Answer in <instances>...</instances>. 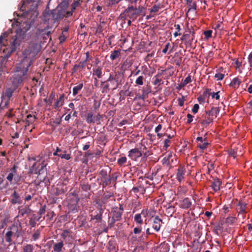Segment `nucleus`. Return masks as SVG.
Returning a JSON list of instances; mask_svg holds the SVG:
<instances>
[{
    "label": "nucleus",
    "instance_id": "nucleus-15",
    "mask_svg": "<svg viewBox=\"0 0 252 252\" xmlns=\"http://www.w3.org/2000/svg\"><path fill=\"white\" fill-rule=\"evenodd\" d=\"M122 210H115L113 212V218L115 220H119L122 217Z\"/></svg>",
    "mask_w": 252,
    "mask_h": 252
},
{
    "label": "nucleus",
    "instance_id": "nucleus-4",
    "mask_svg": "<svg viewBox=\"0 0 252 252\" xmlns=\"http://www.w3.org/2000/svg\"><path fill=\"white\" fill-rule=\"evenodd\" d=\"M72 15V11H66L65 9L58 7L52 12V17L55 21H59L64 17H68Z\"/></svg>",
    "mask_w": 252,
    "mask_h": 252
},
{
    "label": "nucleus",
    "instance_id": "nucleus-58",
    "mask_svg": "<svg viewBox=\"0 0 252 252\" xmlns=\"http://www.w3.org/2000/svg\"><path fill=\"white\" fill-rule=\"evenodd\" d=\"M235 64H236V67L237 68H239L241 65V63H242V62H240L238 60H237L235 63Z\"/></svg>",
    "mask_w": 252,
    "mask_h": 252
},
{
    "label": "nucleus",
    "instance_id": "nucleus-22",
    "mask_svg": "<svg viewBox=\"0 0 252 252\" xmlns=\"http://www.w3.org/2000/svg\"><path fill=\"white\" fill-rule=\"evenodd\" d=\"M134 220L136 222V223L138 224H141L143 222V220L141 218V214H137L135 215L134 217Z\"/></svg>",
    "mask_w": 252,
    "mask_h": 252
},
{
    "label": "nucleus",
    "instance_id": "nucleus-33",
    "mask_svg": "<svg viewBox=\"0 0 252 252\" xmlns=\"http://www.w3.org/2000/svg\"><path fill=\"white\" fill-rule=\"evenodd\" d=\"M205 37L208 39L209 38H210L212 36V31L211 30H208L206 31H205L204 32Z\"/></svg>",
    "mask_w": 252,
    "mask_h": 252
},
{
    "label": "nucleus",
    "instance_id": "nucleus-17",
    "mask_svg": "<svg viewBox=\"0 0 252 252\" xmlns=\"http://www.w3.org/2000/svg\"><path fill=\"white\" fill-rule=\"evenodd\" d=\"M63 246V243L62 242L55 244L53 247L54 251L56 252H61L62 251Z\"/></svg>",
    "mask_w": 252,
    "mask_h": 252
},
{
    "label": "nucleus",
    "instance_id": "nucleus-14",
    "mask_svg": "<svg viewBox=\"0 0 252 252\" xmlns=\"http://www.w3.org/2000/svg\"><path fill=\"white\" fill-rule=\"evenodd\" d=\"M219 107H213L211 110L207 112L206 113L208 114L210 116H211L213 119L217 118L218 114L219 113Z\"/></svg>",
    "mask_w": 252,
    "mask_h": 252
},
{
    "label": "nucleus",
    "instance_id": "nucleus-31",
    "mask_svg": "<svg viewBox=\"0 0 252 252\" xmlns=\"http://www.w3.org/2000/svg\"><path fill=\"white\" fill-rule=\"evenodd\" d=\"M143 77L142 76H139L136 80L135 83L138 85H142L143 84Z\"/></svg>",
    "mask_w": 252,
    "mask_h": 252
},
{
    "label": "nucleus",
    "instance_id": "nucleus-32",
    "mask_svg": "<svg viewBox=\"0 0 252 252\" xmlns=\"http://www.w3.org/2000/svg\"><path fill=\"white\" fill-rule=\"evenodd\" d=\"M176 32L174 33V35L175 37H177V36L180 35L181 33L180 31L181 30L180 26L178 24L175 25Z\"/></svg>",
    "mask_w": 252,
    "mask_h": 252
},
{
    "label": "nucleus",
    "instance_id": "nucleus-12",
    "mask_svg": "<svg viewBox=\"0 0 252 252\" xmlns=\"http://www.w3.org/2000/svg\"><path fill=\"white\" fill-rule=\"evenodd\" d=\"M214 119H213L211 116H210L208 114L206 113L205 116V119L201 121V123L203 126H207L209 125L211 123H212Z\"/></svg>",
    "mask_w": 252,
    "mask_h": 252
},
{
    "label": "nucleus",
    "instance_id": "nucleus-63",
    "mask_svg": "<svg viewBox=\"0 0 252 252\" xmlns=\"http://www.w3.org/2000/svg\"><path fill=\"white\" fill-rule=\"evenodd\" d=\"M187 85V84L184 81H182V82L180 84V88H183L185 86H186Z\"/></svg>",
    "mask_w": 252,
    "mask_h": 252
},
{
    "label": "nucleus",
    "instance_id": "nucleus-20",
    "mask_svg": "<svg viewBox=\"0 0 252 252\" xmlns=\"http://www.w3.org/2000/svg\"><path fill=\"white\" fill-rule=\"evenodd\" d=\"M94 75H96L98 78H100L102 76V68L98 67L94 69Z\"/></svg>",
    "mask_w": 252,
    "mask_h": 252
},
{
    "label": "nucleus",
    "instance_id": "nucleus-2",
    "mask_svg": "<svg viewBox=\"0 0 252 252\" xmlns=\"http://www.w3.org/2000/svg\"><path fill=\"white\" fill-rule=\"evenodd\" d=\"M35 160L36 162L33 164L31 169V172L39 175L41 174L44 172V168L46 167L47 164L41 158Z\"/></svg>",
    "mask_w": 252,
    "mask_h": 252
},
{
    "label": "nucleus",
    "instance_id": "nucleus-51",
    "mask_svg": "<svg viewBox=\"0 0 252 252\" xmlns=\"http://www.w3.org/2000/svg\"><path fill=\"white\" fill-rule=\"evenodd\" d=\"M187 117H188V123H190L192 121V118H193V116L190 114H188L187 115Z\"/></svg>",
    "mask_w": 252,
    "mask_h": 252
},
{
    "label": "nucleus",
    "instance_id": "nucleus-46",
    "mask_svg": "<svg viewBox=\"0 0 252 252\" xmlns=\"http://www.w3.org/2000/svg\"><path fill=\"white\" fill-rule=\"evenodd\" d=\"M219 93V92L217 93H213L212 94V97L214 98H216V99H219L220 98Z\"/></svg>",
    "mask_w": 252,
    "mask_h": 252
},
{
    "label": "nucleus",
    "instance_id": "nucleus-23",
    "mask_svg": "<svg viewBox=\"0 0 252 252\" xmlns=\"http://www.w3.org/2000/svg\"><path fill=\"white\" fill-rule=\"evenodd\" d=\"M13 233L11 231H8L5 234V240L7 242L11 243L12 242L11 237Z\"/></svg>",
    "mask_w": 252,
    "mask_h": 252
},
{
    "label": "nucleus",
    "instance_id": "nucleus-38",
    "mask_svg": "<svg viewBox=\"0 0 252 252\" xmlns=\"http://www.w3.org/2000/svg\"><path fill=\"white\" fill-rule=\"evenodd\" d=\"M170 143H171L170 140H169V139H166L164 141V144L163 146V148H165V149H166L168 147H169Z\"/></svg>",
    "mask_w": 252,
    "mask_h": 252
},
{
    "label": "nucleus",
    "instance_id": "nucleus-29",
    "mask_svg": "<svg viewBox=\"0 0 252 252\" xmlns=\"http://www.w3.org/2000/svg\"><path fill=\"white\" fill-rule=\"evenodd\" d=\"M224 74L221 73H217L215 74V77L217 81L221 80L223 79Z\"/></svg>",
    "mask_w": 252,
    "mask_h": 252
},
{
    "label": "nucleus",
    "instance_id": "nucleus-3",
    "mask_svg": "<svg viewBox=\"0 0 252 252\" xmlns=\"http://www.w3.org/2000/svg\"><path fill=\"white\" fill-rule=\"evenodd\" d=\"M20 45V41L18 40L17 37H15L11 43L10 48H4L3 49L2 54L3 55H1V57L4 58H8L11 55V53L19 47Z\"/></svg>",
    "mask_w": 252,
    "mask_h": 252
},
{
    "label": "nucleus",
    "instance_id": "nucleus-24",
    "mask_svg": "<svg viewBox=\"0 0 252 252\" xmlns=\"http://www.w3.org/2000/svg\"><path fill=\"white\" fill-rule=\"evenodd\" d=\"M120 51L115 50L111 53V56H110V58L112 60H114L116 59H117L118 57H119V56H120Z\"/></svg>",
    "mask_w": 252,
    "mask_h": 252
},
{
    "label": "nucleus",
    "instance_id": "nucleus-48",
    "mask_svg": "<svg viewBox=\"0 0 252 252\" xmlns=\"http://www.w3.org/2000/svg\"><path fill=\"white\" fill-rule=\"evenodd\" d=\"M141 232V228L140 227H135L133 229V232L135 234H139Z\"/></svg>",
    "mask_w": 252,
    "mask_h": 252
},
{
    "label": "nucleus",
    "instance_id": "nucleus-5",
    "mask_svg": "<svg viewBox=\"0 0 252 252\" xmlns=\"http://www.w3.org/2000/svg\"><path fill=\"white\" fill-rule=\"evenodd\" d=\"M124 14L126 17L131 19L132 21H134L136 19L138 14L136 8H134L132 6L128 7L125 10Z\"/></svg>",
    "mask_w": 252,
    "mask_h": 252
},
{
    "label": "nucleus",
    "instance_id": "nucleus-53",
    "mask_svg": "<svg viewBox=\"0 0 252 252\" xmlns=\"http://www.w3.org/2000/svg\"><path fill=\"white\" fill-rule=\"evenodd\" d=\"M59 39L61 42H64L66 39V36L63 33V34L60 37Z\"/></svg>",
    "mask_w": 252,
    "mask_h": 252
},
{
    "label": "nucleus",
    "instance_id": "nucleus-19",
    "mask_svg": "<svg viewBox=\"0 0 252 252\" xmlns=\"http://www.w3.org/2000/svg\"><path fill=\"white\" fill-rule=\"evenodd\" d=\"M93 114L92 112H89L86 117V121L88 124L95 123V120L94 118Z\"/></svg>",
    "mask_w": 252,
    "mask_h": 252
},
{
    "label": "nucleus",
    "instance_id": "nucleus-36",
    "mask_svg": "<svg viewBox=\"0 0 252 252\" xmlns=\"http://www.w3.org/2000/svg\"><path fill=\"white\" fill-rule=\"evenodd\" d=\"M188 5L189 7V11L191 10H195L196 9V4L195 2H193L188 4Z\"/></svg>",
    "mask_w": 252,
    "mask_h": 252
},
{
    "label": "nucleus",
    "instance_id": "nucleus-16",
    "mask_svg": "<svg viewBox=\"0 0 252 252\" xmlns=\"http://www.w3.org/2000/svg\"><path fill=\"white\" fill-rule=\"evenodd\" d=\"M241 82V79L238 77H236L232 80L230 84V85L234 88H238Z\"/></svg>",
    "mask_w": 252,
    "mask_h": 252
},
{
    "label": "nucleus",
    "instance_id": "nucleus-44",
    "mask_svg": "<svg viewBox=\"0 0 252 252\" xmlns=\"http://www.w3.org/2000/svg\"><path fill=\"white\" fill-rule=\"evenodd\" d=\"M141 215H142L144 217L149 216L148 213V209H144L141 211Z\"/></svg>",
    "mask_w": 252,
    "mask_h": 252
},
{
    "label": "nucleus",
    "instance_id": "nucleus-47",
    "mask_svg": "<svg viewBox=\"0 0 252 252\" xmlns=\"http://www.w3.org/2000/svg\"><path fill=\"white\" fill-rule=\"evenodd\" d=\"M162 125L159 124L155 128V132L157 133H158V132H159L162 129Z\"/></svg>",
    "mask_w": 252,
    "mask_h": 252
},
{
    "label": "nucleus",
    "instance_id": "nucleus-6",
    "mask_svg": "<svg viewBox=\"0 0 252 252\" xmlns=\"http://www.w3.org/2000/svg\"><path fill=\"white\" fill-rule=\"evenodd\" d=\"M142 156V153L137 148H134L130 150L128 152V157L134 161L137 160V159Z\"/></svg>",
    "mask_w": 252,
    "mask_h": 252
},
{
    "label": "nucleus",
    "instance_id": "nucleus-41",
    "mask_svg": "<svg viewBox=\"0 0 252 252\" xmlns=\"http://www.w3.org/2000/svg\"><path fill=\"white\" fill-rule=\"evenodd\" d=\"M170 46V43L169 42L167 43L162 50V52L164 54H166L169 50Z\"/></svg>",
    "mask_w": 252,
    "mask_h": 252
},
{
    "label": "nucleus",
    "instance_id": "nucleus-59",
    "mask_svg": "<svg viewBox=\"0 0 252 252\" xmlns=\"http://www.w3.org/2000/svg\"><path fill=\"white\" fill-rule=\"evenodd\" d=\"M54 97V95L53 94H52L50 95L49 98V104H51L52 103V100L53 99Z\"/></svg>",
    "mask_w": 252,
    "mask_h": 252
},
{
    "label": "nucleus",
    "instance_id": "nucleus-56",
    "mask_svg": "<svg viewBox=\"0 0 252 252\" xmlns=\"http://www.w3.org/2000/svg\"><path fill=\"white\" fill-rule=\"evenodd\" d=\"M249 63L251 66L252 65V53H251L248 57Z\"/></svg>",
    "mask_w": 252,
    "mask_h": 252
},
{
    "label": "nucleus",
    "instance_id": "nucleus-21",
    "mask_svg": "<svg viewBox=\"0 0 252 252\" xmlns=\"http://www.w3.org/2000/svg\"><path fill=\"white\" fill-rule=\"evenodd\" d=\"M209 144V143H208L207 140H206L203 141L202 142L198 143L197 144V146L200 149H201L202 150H204L207 148V146Z\"/></svg>",
    "mask_w": 252,
    "mask_h": 252
},
{
    "label": "nucleus",
    "instance_id": "nucleus-64",
    "mask_svg": "<svg viewBox=\"0 0 252 252\" xmlns=\"http://www.w3.org/2000/svg\"><path fill=\"white\" fill-rule=\"evenodd\" d=\"M248 92L250 94H252V85H250L248 88Z\"/></svg>",
    "mask_w": 252,
    "mask_h": 252
},
{
    "label": "nucleus",
    "instance_id": "nucleus-8",
    "mask_svg": "<svg viewBox=\"0 0 252 252\" xmlns=\"http://www.w3.org/2000/svg\"><path fill=\"white\" fill-rule=\"evenodd\" d=\"M11 202L12 204H19L22 203V200L19 194L16 191H14L11 195Z\"/></svg>",
    "mask_w": 252,
    "mask_h": 252
},
{
    "label": "nucleus",
    "instance_id": "nucleus-49",
    "mask_svg": "<svg viewBox=\"0 0 252 252\" xmlns=\"http://www.w3.org/2000/svg\"><path fill=\"white\" fill-rule=\"evenodd\" d=\"M13 177V174L12 173H9L7 176V179L9 181L11 182L12 181Z\"/></svg>",
    "mask_w": 252,
    "mask_h": 252
},
{
    "label": "nucleus",
    "instance_id": "nucleus-54",
    "mask_svg": "<svg viewBox=\"0 0 252 252\" xmlns=\"http://www.w3.org/2000/svg\"><path fill=\"white\" fill-rule=\"evenodd\" d=\"M62 152L61 150H60L59 148H57L56 151L53 153L54 156H59V155L60 153Z\"/></svg>",
    "mask_w": 252,
    "mask_h": 252
},
{
    "label": "nucleus",
    "instance_id": "nucleus-52",
    "mask_svg": "<svg viewBox=\"0 0 252 252\" xmlns=\"http://www.w3.org/2000/svg\"><path fill=\"white\" fill-rule=\"evenodd\" d=\"M206 140H207L206 138H202L201 137H198L196 138V140H197L198 143L202 142L203 141H205Z\"/></svg>",
    "mask_w": 252,
    "mask_h": 252
},
{
    "label": "nucleus",
    "instance_id": "nucleus-30",
    "mask_svg": "<svg viewBox=\"0 0 252 252\" xmlns=\"http://www.w3.org/2000/svg\"><path fill=\"white\" fill-rule=\"evenodd\" d=\"M160 248L161 249H164V251L162 252H168L169 250V246L167 244L164 243L161 244Z\"/></svg>",
    "mask_w": 252,
    "mask_h": 252
},
{
    "label": "nucleus",
    "instance_id": "nucleus-62",
    "mask_svg": "<svg viewBox=\"0 0 252 252\" xmlns=\"http://www.w3.org/2000/svg\"><path fill=\"white\" fill-rule=\"evenodd\" d=\"M69 29L68 26H65L63 29V33L64 32H67Z\"/></svg>",
    "mask_w": 252,
    "mask_h": 252
},
{
    "label": "nucleus",
    "instance_id": "nucleus-13",
    "mask_svg": "<svg viewBox=\"0 0 252 252\" xmlns=\"http://www.w3.org/2000/svg\"><path fill=\"white\" fill-rule=\"evenodd\" d=\"M221 182L218 179H215L212 184L211 187L214 191H217L220 189Z\"/></svg>",
    "mask_w": 252,
    "mask_h": 252
},
{
    "label": "nucleus",
    "instance_id": "nucleus-39",
    "mask_svg": "<svg viewBox=\"0 0 252 252\" xmlns=\"http://www.w3.org/2000/svg\"><path fill=\"white\" fill-rule=\"evenodd\" d=\"M199 105L198 104H195L194 105L192 109V112L194 113V114H196L198 111V109H199Z\"/></svg>",
    "mask_w": 252,
    "mask_h": 252
},
{
    "label": "nucleus",
    "instance_id": "nucleus-40",
    "mask_svg": "<svg viewBox=\"0 0 252 252\" xmlns=\"http://www.w3.org/2000/svg\"><path fill=\"white\" fill-rule=\"evenodd\" d=\"M148 216L153 217L155 214V211L154 209L150 208L148 209Z\"/></svg>",
    "mask_w": 252,
    "mask_h": 252
},
{
    "label": "nucleus",
    "instance_id": "nucleus-9",
    "mask_svg": "<svg viewBox=\"0 0 252 252\" xmlns=\"http://www.w3.org/2000/svg\"><path fill=\"white\" fill-rule=\"evenodd\" d=\"M64 97L63 94H61L59 98L57 99V101L54 104V107L57 110H60V108L63 106L64 104Z\"/></svg>",
    "mask_w": 252,
    "mask_h": 252
},
{
    "label": "nucleus",
    "instance_id": "nucleus-34",
    "mask_svg": "<svg viewBox=\"0 0 252 252\" xmlns=\"http://www.w3.org/2000/svg\"><path fill=\"white\" fill-rule=\"evenodd\" d=\"M126 161V158L125 157H121L118 160V163L120 165H122Z\"/></svg>",
    "mask_w": 252,
    "mask_h": 252
},
{
    "label": "nucleus",
    "instance_id": "nucleus-61",
    "mask_svg": "<svg viewBox=\"0 0 252 252\" xmlns=\"http://www.w3.org/2000/svg\"><path fill=\"white\" fill-rule=\"evenodd\" d=\"M80 64H75L74 66L73 69L74 71H77L80 68Z\"/></svg>",
    "mask_w": 252,
    "mask_h": 252
},
{
    "label": "nucleus",
    "instance_id": "nucleus-27",
    "mask_svg": "<svg viewBox=\"0 0 252 252\" xmlns=\"http://www.w3.org/2000/svg\"><path fill=\"white\" fill-rule=\"evenodd\" d=\"M80 0H74L73 4H72V10L71 11H72V13L73 12V11H74V9H75V8L78 7L79 5H80L81 4V2H80Z\"/></svg>",
    "mask_w": 252,
    "mask_h": 252
},
{
    "label": "nucleus",
    "instance_id": "nucleus-43",
    "mask_svg": "<svg viewBox=\"0 0 252 252\" xmlns=\"http://www.w3.org/2000/svg\"><path fill=\"white\" fill-rule=\"evenodd\" d=\"M27 119H28V121L29 123H32L34 121V120L35 119V116H32V115H28Z\"/></svg>",
    "mask_w": 252,
    "mask_h": 252
},
{
    "label": "nucleus",
    "instance_id": "nucleus-28",
    "mask_svg": "<svg viewBox=\"0 0 252 252\" xmlns=\"http://www.w3.org/2000/svg\"><path fill=\"white\" fill-rule=\"evenodd\" d=\"M13 93V91L12 89L8 88L7 89L5 92V95L8 97V99L12 96V94Z\"/></svg>",
    "mask_w": 252,
    "mask_h": 252
},
{
    "label": "nucleus",
    "instance_id": "nucleus-35",
    "mask_svg": "<svg viewBox=\"0 0 252 252\" xmlns=\"http://www.w3.org/2000/svg\"><path fill=\"white\" fill-rule=\"evenodd\" d=\"M235 218L233 217H228L226 220V221L227 223L231 224L235 222Z\"/></svg>",
    "mask_w": 252,
    "mask_h": 252
},
{
    "label": "nucleus",
    "instance_id": "nucleus-26",
    "mask_svg": "<svg viewBox=\"0 0 252 252\" xmlns=\"http://www.w3.org/2000/svg\"><path fill=\"white\" fill-rule=\"evenodd\" d=\"M33 251V246L32 245H27L24 247V252H32Z\"/></svg>",
    "mask_w": 252,
    "mask_h": 252
},
{
    "label": "nucleus",
    "instance_id": "nucleus-25",
    "mask_svg": "<svg viewBox=\"0 0 252 252\" xmlns=\"http://www.w3.org/2000/svg\"><path fill=\"white\" fill-rule=\"evenodd\" d=\"M63 153H64L63 154L60 153V154L59 155V157H61L62 158H64L66 160L69 159L71 158L70 155V154H66L65 151H64Z\"/></svg>",
    "mask_w": 252,
    "mask_h": 252
},
{
    "label": "nucleus",
    "instance_id": "nucleus-50",
    "mask_svg": "<svg viewBox=\"0 0 252 252\" xmlns=\"http://www.w3.org/2000/svg\"><path fill=\"white\" fill-rule=\"evenodd\" d=\"M187 84L191 82V78L190 76H187L184 80Z\"/></svg>",
    "mask_w": 252,
    "mask_h": 252
},
{
    "label": "nucleus",
    "instance_id": "nucleus-57",
    "mask_svg": "<svg viewBox=\"0 0 252 252\" xmlns=\"http://www.w3.org/2000/svg\"><path fill=\"white\" fill-rule=\"evenodd\" d=\"M230 154L234 158H235L236 157V156L237 155H239V154H237V152H236V153L235 152H234V151H231L230 153Z\"/></svg>",
    "mask_w": 252,
    "mask_h": 252
},
{
    "label": "nucleus",
    "instance_id": "nucleus-45",
    "mask_svg": "<svg viewBox=\"0 0 252 252\" xmlns=\"http://www.w3.org/2000/svg\"><path fill=\"white\" fill-rule=\"evenodd\" d=\"M178 103H179V105L181 106H182L184 105V102H185V99L184 98L182 97L181 98H178Z\"/></svg>",
    "mask_w": 252,
    "mask_h": 252
},
{
    "label": "nucleus",
    "instance_id": "nucleus-7",
    "mask_svg": "<svg viewBox=\"0 0 252 252\" xmlns=\"http://www.w3.org/2000/svg\"><path fill=\"white\" fill-rule=\"evenodd\" d=\"M162 223V220L158 216H156L154 219L152 227L156 231H158Z\"/></svg>",
    "mask_w": 252,
    "mask_h": 252
},
{
    "label": "nucleus",
    "instance_id": "nucleus-60",
    "mask_svg": "<svg viewBox=\"0 0 252 252\" xmlns=\"http://www.w3.org/2000/svg\"><path fill=\"white\" fill-rule=\"evenodd\" d=\"M86 60L84 62L86 63V62L87 61H89L91 59V58H90V55H89V52H87L86 53Z\"/></svg>",
    "mask_w": 252,
    "mask_h": 252
},
{
    "label": "nucleus",
    "instance_id": "nucleus-37",
    "mask_svg": "<svg viewBox=\"0 0 252 252\" xmlns=\"http://www.w3.org/2000/svg\"><path fill=\"white\" fill-rule=\"evenodd\" d=\"M159 9V6L157 5H154L153 7L151 8L150 12L151 13H155L158 11Z\"/></svg>",
    "mask_w": 252,
    "mask_h": 252
},
{
    "label": "nucleus",
    "instance_id": "nucleus-1",
    "mask_svg": "<svg viewBox=\"0 0 252 252\" xmlns=\"http://www.w3.org/2000/svg\"><path fill=\"white\" fill-rule=\"evenodd\" d=\"M38 50V45L32 43L23 52L20 63L17 65L15 69L16 72H20V75L24 76L27 73L29 67L32 64V59L36 55Z\"/></svg>",
    "mask_w": 252,
    "mask_h": 252
},
{
    "label": "nucleus",
    "instance_id": "nucleus-11",
    "mask_svg": "<svg viewBox=\"0 0 252 252\" xmlns=\"http://www.w3.org/2000/svg\"><path fill=\"white\" fill-rule=\"evenodd\" d=\"M185 173V171L183 167H181L178 168L177 173V179L179 182L182 181L184 179Z\"/></svg>",
    "mask_w": 252,
    "mask_h": 252
},
{
    "label": "nucleus",
    "instance_id": "nucleus-55",
    "mask_svg": "<svg viewBox=\"0 0 252 252\" xmlns=\"http://www.w3.org/2000/svg\"><path fill=\"white\" fill-rule=\"evenodd\" d=\"M94 118L95 120V122L97 121H99L100 119L101 118V116L99 114H98L96 116H94Z\"/></svg>",
    "mask_w": 252,
    "mask_h": 252
},
{
    "label": "nucleus",
    "instance_id": "nucleus-18",
    "mask_svg": "<svg viewBox=\"0 0 252 252\" xmlns=\"http://www.w3.org/2000/svg\"><path fill=\"white\" fill-rule=\"evenodd\" d=\"M83 87V83H80L73 88L72 94L74 96L78 94V92L82 89Z\"/></svg>",
    "mask_w": 252,
    "mask_h": 252
},
{
    "label": "nucleus",
    "instance_id": "nucleus-42",
    "mask_svg": "<svg viewBox=\"0 0 252 252\" xmlns=\"http://www.w3.org/2000/svg\"><path fill=\"white\" fill-rule=\"evenodd\" d=\"M220 25L221 23L220 22H217L214 25L213 29L216 31V32L218 30H220Z\"/></svg>",
    "mask_w": 252,
    "mask_h": 252
},
{
    "label": "nucleus",
    "instance_id": "nucleus-10",
    "mask_svg": "<svg viewBox=\"0 0 252 252\" xmlns=\"http://www.w3.org/2000/svg\"><path fill=\"white\" fill-rule=\"evenodd\" d=\"M192 204L191 201L189 198H186L181 201L180 207L183 209H188Z\"/></svg>",
    "mask_w": 252,
    "mask_h": 252
}]
</instances>
